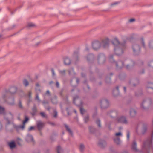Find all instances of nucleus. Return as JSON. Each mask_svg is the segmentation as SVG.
Returning <instances> with one entry per match:
<instances>
[{
  "label": "nucleus",
  "mask_w": 153,
  "mask_h": 153,
  "mask_svg": "<svg viewBox=\"0 0 153 153\" xmlns=\"http://www.w3.org/2000/svg\"><path fill=\"white\" fill-rule=\"evenodd\" d=\"M9 114L11 116V118H10V120L8 118H6L5 119L6 120V121L7 122V125H8L11 123L10 120H13V114H12L11 112H9Z\"/></svg>",
  "instance_id": "9b49d317"
},
{
  "label": "nucleus",
  "mask_w": 153,
  "mask_h": 153,
  "mask_svg": "<svg viewBox=\"0 0 153 153\" xmlns=\"http://www.w3.org/2000/svg\"><path fill=\"white\" fill-rule=\"evenodd\" d=\"M19 108L21 109L23 108V106L21 102L20 101H19Z\"/></svg>",
  "instance_id": "79ce46f5"
},
{
  "label": "nucleus",
  "mask_w": 153,
  "mask_h": 153,
  "mask_svg": "<svg viewBox=\"0 0 153 153\" xmlns=\"http://www.w3.org/2000/svg\"><path fill=\"white\" fill-rule=\"evenodd\" d=\"M145 100H143V102L141 105V107L143 109H145V108L143 106V103L145 102Z\"/></svg>",
  "instance_id": "a18cd8bd"
},
{
  "label": "nucleus",
  "mask_w": 153,
  "mask_h": 153,
  "mask_svg": "<svg viewBox=\"0 0 153 153\" xmlns=\"http://www.w3.org/2000/svg\"><path fill=\"white\" fill-rule=\"evenodd\" d=\"M79 79L78 78H77L76 79V82L78 84L79 83Z\"/></svg>",
  "instance_id": "0e129e2a"
},
{
  "label": "nucleus",
  "mask_w": 153,
  "mask_h": 153,
  "mask_svg": "<svg viewBox=\"0 0 153 153\" xmlns=\"http://www.w3.org/2000/svg\"><path fill=\"white\" fill-rule=\"evenodd\" d=\"M111 81V78L108 77H106L105 79V82L107 83H109V82H110Z\"/></svg>",
  "instance_id": "c756f323"
},
{
  "label": "nucleus",
  "mask_w": 153,
  "mask_h": 153,
  "mask_svg": "<svg viewBox=\"0 0 153 153\" xmlns=\"http://www.w3.org/2000/svg\"><path fill=\"white\" fill-rule=\"evenodd\" d=\"M51 71L52 72V75L53 76H55V74L54 72V70L53 68H52L51 69Z\"/></svg>",
  "instance_id": "37998d69"
},
{
  "label": "nucleus",
  "mask_w": 153,
  "mask_h": 153,
  "mask_svg": "<svg viewBox=\"0 0 153 153\" xmlns=\"http://www.w3.org/2000/svg\"><path fill=\"white\" fill-rule=\"evenodd\" d=\"M122 135V134L120 132L117 133L115 134V135H116L117 136H118L119 135Z\"/></svg>",
  "instance_id": "3c124183"
},
{
  "label": "nucleus",
  "mask_w": 153,
  "mask_h": 153,
  "mask_svg": "<svg viewBox=\"0 0 153 153\" xmlns=\"http://www.w3.org/2000/svg\"><path fill=\"white\" fill-rule=\"evenodd\" d=\"M5 114V108L0 106V114Z\"/></svg>",
  "instance_id": "a878e982"
},
{
  "label": "nucleus",
  "mask_w": 153,
  "mask_h": 153,
  "mask_svg": "<svg viewBox=\"0 0 153 153\" xmlns=\"http://www.w3.org/2000/svg\"><path fill=\"white\" fill-rule=\"evenodd\" d=\"M64 126L65 127L67 130L69 132V133L71 135H73V133L71 131V129L68 126V125L66 124H64Z\"/></svg>",
  "instance_id": "4be33fe9"
},
{
  "label": "nucleus",
  "mask_w": 153,
  "mask_h": 153,
  "mask_svg": "<svg viewBox=\"0 0 153 153\" xmlns=\"http://www.w3.org/2000/svg\"><path fill=\"white\" fill-rule=\"evenodd\" d=\"M31 94H32V93H31V91H30L29 92V94H28L29 97L30 98H31Z\"/></svg>",
  "instance_id": "5fc2aeb1"
},
{
  "label": "nucleus",
  "mask_w": 153,
  "mask_h": 153,
  "mask_svg": "<svg viewBox=\"0 0 153 153\" xmlns=\"http://www.w3.org/2000/svg\"><path fill=\"white\" fill-rule=\"evenodd\" d=\"M2 127V125L1 124V123L0 122V130H1V129Z\"/></svg>",
  "instance_id": "680f3d73"
},
{
  "label": "nucleus",
  "mask_w": 153,
  "mask_h": 153,
  "mask_svg": "<svg viewBox=\"0 0 153 153\" xmlns=\"http://www.w3.org/2000/svg\"><path fill=\"white\" fill-rule=\"evenodd\" d=\"M114 140L115 143L117 145H119L121 143V141H120V138H116L114 139Z\"/></svg>",
  "instance_id": "b1692460"
},
{
  "label": "nucleus",
  "mask_w": 153,
  "mask_h": 153,
  "mask_svg": "<svg viewBox=\"0 0 153 153\" xmlns=\"http://www.w3.org/2000/svg\"><path fill=\"white\" fill-rule=\"evenodd\" d=\"M34 26V24L32 23H29L28 24V26L29 27H33Z\"/></svg>",
  "instance_id": "09e8293b"
},
{
  "label": "nucleus",
  "mask_w": 153,
  "mask_h": 153,
  "mask_svg": "<svg viewBox=\"0 0 153 153\" xmlns=\"http://www.w3.org/2000/svg\"><path fill=\"white\" fill-rule=\"evenodd\" d=\"M127 139L128 140L129 139V131H128L127 132Z\"/></svg>",
  "instance_id": "8fccbe9b"
},
{
  "label": "nucleus",
  "mask_w": 153,
  "mask_h": 153,
  "mask_svg": "<svg viewBox=\"0 0 153 153\" xmlns=\"http://www.w3.org/2000/svg\"><path fill=\"white\" fill-rule=\"evenodd\" d=\"M96 123L98 125L99 127H101L100 121V119H98L96 121Z\"/></svg>",
  "instance_id": "c9c22d12"
},
{
  "label": "nucleus",
  "mask_w": 153,
  "mask_h": 153,
  "mask_svg": "<svg viewBox=\"0 0 153 153\" xmlns=\"http://www.w3.org/2000/svg\"><path fill=\"white\" fill-rule=\"evenodd\" d=\"M54 111L55 114L53 116V117H57V111H56V110H54Z\"/></svg>",
  "instance_id": "49530a36"
},
{
  "label": "nucleus",
  "mask_w": 153,
  "mask_h": 153,
  "mask_svg": "<svg viewBox=\"0 0 153 153\" xmlns=\"http://www.w3.org/2000/svg\"><path fill=\"white\" fill-rule=\"evenodd\" d=\"M64 62L65 65H68L71 64V61L69 58L68 57H65L64 58Z\"/></svg>",
  "instance_id": "9d476101"
},
{
  "label": "nucleus",
  "mask_w": 153,
  "mask_h": 153,
  "mask_svg": "<svg viewBox=\"0 0 153 153\" xmlns=\"http://www.w3.org/2000/svg\"><path fill=\"white\" fill-rule=\"evenodd\" d=\"M44 123L39 121L37 122V126L38 130L40 131L42 129L44 126Z\"/></svg>",
  "instance_id": "1a4fd4ad"
},
{
  "label": "nucleus",
  "mask_w": 153,
  "mask_h": 153,
  "mask_svg": "<svg viewBox=\"0 0 153 153\" xmlns=\"http://www.w3.org/2000/svg\"><path fill=\"white\" fill-rule=\"evenodd\" d=\"M35 99L37 100L38 102H41V100L39 98L38 93H36V96L35 98Z\"/></svg>",
  "instance_id": "2f4dec72"
},
{
  "label": "nucleus",
  "mask_w": 153,
  "mask_h": 153,
  "mask_svg": "<svg viewBox=\"0 0 153 153\" xmlns=\"http://www.w3.org/2000/svg\"><path fill=\"white\" fill-rule=\"evenodd\" d=\"M17 91V88L16 87H12L10 88V92L11 94H14Z\"/></svg>",
  "instance_id": "2eb2a0df"
},
{
  "label": "nucleus",
  "mask_w": 153,
  "mask_h": 153,
  "mask_svg": "<svg viewBox=\"0 0 153 153\" xmlns=\"http://www.w3.org/2000/svg\"><path fill=\"white\" fill-rule=\"evenodd\" d=\"M97 61L99 64H103L105 61V55L103 53H100L98 55Z\"/></svg>",
  "instance_id": "39448f33"
},
{
  "label": "nucleus",
  "mask_w": 153,
  "mask_h": 153,
  "mask_svg": "<svg viewBox=\"0 0 153 153\" xmlns=\"http://www.w3.org/2000/svg\"><path fill=\"white\" fill-rule=\"evenodd\" d=\"M82 77H85V74H84V73H82Z\"/></svg>",
  "instance_id": "69168bd1"
},
{
  "label": "nucleus",
  "mask_w": 153,
  "mask_h": 153,
  "mask_svg": "<svg viewBox=\"0 0 153 153\" xmlns=\"http://www.w3.org/2000/svg\"><path fill=\"white\" fill-rule=\"evenodd\" d=\"M123 88H124V91L125 93L126 92V87H123Z\"/></svg>",
  "instance_id": "338daca9"
},
{
  "label": "nucleus",
  "mask_w": 153,
  "mask_h": 153,
  "mask_svg": "<svg viewBox=\"0 0 153 153\" xmlns=\"http://www.w3.org/2000/svg\"><path fill=\"white\" fill-rule=\"evenodd\" d=\"M112 43L114 46V53L117 56L122 55L123 52V48L125 47V43H120L117 37H115L112 41Z\"/></svg>",
  "instance_id": "f257e3e1"
},
{
  "label": "nucleus",
  "mask_w": 153,
  "mask_h": 153,
  "mask_svg": "<svg viewBox=\"0 0 153 153\" xmlns=\"http://www.w3.org/2000/svg\"><path fill=\"white\" fill-rule=\"evenodd\" d=\"M56 85L57 88H59V83L57 81L56 82Z\"/></svg>",
  "instance_id": "864d4df0"
},
{
  "label": "nucleus",
  "mask_w": 153,
  "mask_h": 153,
  "mask_svg": "<svg viewBox=\"0 0 153 153\" xmlns=\"http://www.w3.org/2000/svg\"><path fill=\"white\" fill-rule=\"evenodd\" d=\"M26 140L27 142L34 141L32 135L28 134L26 138Z\"/></svg>",
  "instance_id": "ddd939ff"
},
{
  "label": "nucleus",
  "mask_w": 153,
  "mask_h": 153,
  "mask_svg": "<svg viewBox=\"0 0 153 153\" xmlns=\"http://www.w3.org/2000/svg\"><path fill=\"white\" fill-rule=\"evenodd\" d=\"M40 114L44 118H46L47 117L46 115L43 112H42L40 113Z\"/></svg>",
  "instance_id": "ea45409f"
},
{
  "label": "nucleus",
  "mask_w": 153,
  "mask_h": 153,
  "mask_svg": "<svg viewBox=\"0 0 153 153\" xmlns=\"http://www.w3.org/2000/svg\"><path fill=\"white\" fill-rule=\"evenodd\" d=\"M89 129L90 132L91 133H94L96 131V129L92 126H90Z\"/></svg>",
  "instance_id": "412c9836"
},
{
  "label": "nucleus",
  "mask_w": 153,
  "mask_h": 153,
  "mask_svg": "<svg viewBox=\"0 0 153 153\" xmlns=\"http://www.w3.org/2000/svg\"><path fill=\"white\" fill-rule=\"evenodd\" d=\"M79 98V97L78 96H76L75 97H73V102L74 104H75L76 105H77L76 104L75 101L76 99H78Z\"/></svg>",
  "instance_id": "f704fd0d"
},
{
  "label": "nucleus",
  "mask_w": 153,
  "mask_h": 153,
  "mask_svg": "<svg viewBox=\"0 0 153 153\" xmlns=\"http://www.w3.org/2000/svg\"><path fill=\"white\" fill-rule=\"evenodd\" d=\"M94 58V55L93 54H89L87 57V60L88 61L93 59Z\"/></svg>",
  "instance_id": "dca6fc26"
},
{
  "label": "nucleus",
  "mask_w": 153,
  "mask_h": 153,
  "mask_svg": "<svg viewBox=\"0 0 153 153\" xmlns=\"http://www.w3.org/2000/svg\"><path fill=\"white\" fill-rule=\"evenodd\" d=\"M25 127V124L23 123L22 125H20L17 126V128L18 129H21L22 130H23Z\"/></svg>",
  "instance_id": "c85d7f7f"
},
{
  "label": "nucleus",
  "mask_w": 153,
  "mask_h": 153,
  "mask_svg": "<svg viewBox=\"0 0 153 153\" xmlns=\"http://www.w3.org/2000/svg\"><path fill=\"white\" fill-rule=\"evenodd\" d=\"M40 87L39 84L38 83H37L36 84V87L39 88Z\"/></svg>",
  "instance_id": "bf43d9fd"
},
{
  "label": "nucleus",
  "mask_w": 153,
  "mask_h": 153,
  "mask_svg": "<svg viewBox=\"0 0 153 153\" xmlns=\"http://www.w3.org/2000/svg\"><path fill=\"white\" fill-rule=\"evenodd\" d=\"M48 123L54 126L55 125V123L53 122H48Z\"/></svg>",
  "instance_id": "13d9d810"
},
{
  "label": "nucleus",
  "mask_w": 153,
  "mask_h": 153,
  "mask_svg": "<svg viewBox=\"0 0 153 153\" xmlns=\"http://www.w3.org/2000/svg\"><path fill=\"white\" fill-rule=\"evenodd\" d=\"M80 113H81V114H83L85 112V110H84L83 108L82 107H81L80 108Z\"/></svg>",
  "instance_id": "a19ab883"
},
{
  "label": "nucleus",
  "mask_w": 153,
  "mask_h": 153,
  "mask_svg": "<svg viewBox=\"0 0 153 153\" xmlns=\"http://www.w3.org/2000/svg\"><path fill=\"white\" fill-rule=\"evenodd\" d=\"M109 40L108 38L103 40L101 43L98 41H95L92 43V47L94 50H97L100 48L102 45L104 48H107L109 46Z\"/></svg>",
  "instance_id": "f03ea898"
},
{
  "label": "nucleus",
  "mask_w": 153,
  "mask_h": 153,
  "mask_svg": "<svg viewBox=\"0 0 153 153\" xmlns=\"http://www.w3.org/2000/svg\"><path fill=\"white\" fill-rule=\"evenodd\" d=\"M28 120V118L27 117H26L25 120L23 121V123L24 124H25V123L27 122Z\"/></svg>",
  "instance_id": "c03bdc74"
},
{
  "label": "nucleus",
  "mask_w": 153,
  "mask_h": 153,
  "mask_svg": "<svg viewBox=\"0 0 153 153\" xmlns=\"http://www.w3.org/2000/svg\"><path fill=\"white\" fill-rule=\"evenodd\" d=\"M101 108H107L109 105V102L107 99H103L100 102Z\"/></svg>",
  "instance_id": "423d86ee"
},
{
  "label": "nucleus",
  "mask_w": 153,
  "mask_h": 153,
  "mask_svg": "<svg viewBox=\"0 0 153 153\" xmlns=\"http://www.w3.org/2000/svg\"><path fill=\"white\" fill-rule=\"evenodd\" d=\"M147 126L144 124L143 125V127L142 129V132L143 134H144L147 131Z\"/></svg>",
  "instance_id": "aec40b11"
},
{
  "label": "nucleus",
  "mask_w": 153,
  "mask_h": 153,
  "mask_svg": "<svg viewBox=\"0 0 153 153\" xmlns=\"http://www.w3.org/2000/svg\"><path fill=\"white\" fill-rule=\"evenodd\" d=\"M49 94V95H50V92H49V91L48 90H47V92H46V93H45V94H44L43 95V97H45V96L46 94Z\"/></svg>",
  "instance_id": "de8ad7c7"
},
{
  "label": "nucleus",
  "mask_w": 153,
  "mask_h": 153,
  "mask_svg": "<svg viewBox=\"0 0 153 153\" xmlns=\"http://www.w3.org/2000/svg\"><path fill=\"white\" fill-rule=\"evenodd\" d=\"M79 54V52L78 51H75L74 52L73 57L74 59L75 60H78V55Z\"/></svg>",
  "instance_id": "6ab92c4d"
},
{
  "label": "nucleus",
  "mask_w": 153,
  "mask_h": 153,
  "mask_svg": "<svg viewBox=\"0 0 153 153\" xmlns=\"http://www.w3.org/2000/svg\"><path fill=\"white\" fill-rule=\"evenodd\" d=\"M135 20V19H134L132 18V19H130L129 20V21L130 22H132L134 21Z\"/></svg>",
  "instance_id": "4d7b16f0"
},
{
  "label": "nucleus",
  "mask_w": 153,
  "mask_h": 153,
  "mask_svg": "<svg viewBox=\"0 0 153 153\" xmlns=\"http://www.w3.org/2000/svg\"><path fill=\"white\" fill-rule=\"evenodd\" d=\"M42 103H43V105H45L46 104H48V102H46V101H43L42 102Z\"/></svg>",
  "instance_id": "6e6d98bb"
},
{
  "label": "nucleus",
  "mask_w": 153,
  "mask_h": 153,
  "mask_svg": "<svg viewBox=\"0 0 153 153\" xmlns=\"http://www.w3.org/2000/svg\"><path fill=\"white\" fill-rule=\"evenodd\" d=\"M115 90H116L117 91V92L118 93V94H119V87L118 86H117L116 87V88H115L114 89V90H113V92ZM113 94H114V93H113ZM114 96L116 95H115V94H114Z\"/></svg>",
  "instance_id": "58836bf2"
},
{
  "label": "nucleus",
  "mask_w": 153,
  "mask_h": 153,
  "mask_svg": "<svg viewBox=\"0 0 153 153\" xmlns=\"http://www.w3.org/2000/svg\"><path fill=\"white\" fill-rule=\"evenodd\" d=\"M51 101L54 104H56L57 103V97L55 96L51 99Z\"/></svg>",
  "instance_id": "5701e85b"
},
{
  "label": "nucleus",
  "mask_w": 153,
  "mask_h": 153,
  "mask_svg": "<svg viewBox=\"0 0 153 153\" xmlns=\"http://www.w3.org/2000/svg\"><path fill=\"white\" fill-rule=\"evenodd\" d=\"M33 111H36V107H34L33 108Z\"/></svg>",
  "instance_id": "052dcab7"
},
{
  "label": "nucleus",
  "mask_w": 153,
  "mask_h": 153,
  "mask_svg": "<svg viewBox=\"0 0 153 153\" xmlns=\"http://www.w3.org/2000/svg\"><path fill=\"white\" fill-rule=\"evenodd\" d=\"M106 142L103 140H100L98 143V145L101 148H103L106 145Z\"/></svg>",
  "instance_id": "6e6552de"
},
{
  "label": "nucleus",
  "mask_w": 153,
  "mask_h": 153,
  "mask_svg": "<svg viewBox=\"0 0 153 153\" xmlns=\"http://www.w3.org/2000/svg\"><path fill=\"white\" fill-rule=\"evenodd\" d=\"M59 73L62 75H64L65 74V70H59Z\"/></svg>",
  "instance_id": "7c9ffc66"
},
{
  "label": "nucleus",
  "mask_w": 153,
  "mask_h": 153,
  "mask_svg": "<svg viewBox=\"0 0 153 153\" xmlns=\"http://www.w3.org/2000/svg\"><path fill=\"white\" fill-rule=\"evenodd\" d=\"M117 4V2H114V3H112L111 5H115V4Z\"/></svg>",
  "instance_id": "e2e57ef3"
},
{
  "label": "nucleus",
  "mask_w": 153,
  "mask_h": 153,
  "mask_svg": "<svg viewBox=\"0 0 153 153\" xmlns=\"http://www.w3.org/2000/svg\"><path fill=\"white\" fill-rule=\"evenodd\" d=\"M8 145L11 149L14 148L16 146V144L14 141H12L8 143Z\"/></svg>",
  "instance_id": "a211bd4d"
},
{
  "label": "nucleus",
  "mask_w": 153,
  "mask_h": 153,
  "mask_svg": "<svg viewBox=\"0 0 153 153\" xmlns=\"http://www.w3.org/2000/svg\"><path fill=\"white\" fill-rule=\"evenodd\" d=\"M149 47L151 48H153V41H151L149 43Z\"/></svg>",
  "instance_id": "473e14b6"
},
{
  "label": "nucleus",
  "mask_w": 153,
  "mask_h": 153,
  "mask_svg": "<svg viewBox=\"0 0 153 153\" xmlns=\"http://www.w3.org/2000/svg\"><path fill=\"white\" fill-rule=\"evenodd\" d=\"M118 122L123 123L126 124L127 123V120L126 117L124 116H121L118 119Z\"/></svg>",
  "instance_id": "0eeeda50"
},
{
  "label": "nucleus",
  "mask_w": 153,
  "mask_h": 153,
  "mask_svg": "<svg viewBox=\"0 0 153 153\" xmlns=\"http://www.w3.org/2000/svg\"><path fill=\"white\" fill-rule=\"evenodd\" d=\"M136 114V111L133 109L131 108L130 111V114L132 117L134 116Z\"/></svg>",
  "instance_id": "f3484780"
},
{
  "label": "nucleus",
  "mask_w": 153,
  "mask_h": 153,
  "mask_svg": "<svg viewBox=\"0 0 153 153\" xmlns=\"http://www.w3.org/2000/svg\"><path fill=\"white\" fill-rule=\"evenodd\" d=\"M69 71V74L70 75L72 74V73L74 74H75V73L74 72V69L73 68H70L68 71Z\"/></svg>",
  "instance_id": "bb28decb"
},
{
  "label": "nucleus",
  "mask_w": 153,
  "mask_h": 153,
  "mask_svg": "<svg viewBox=\"0 0 153 153\" xmlns=\"http://www.w3.org/2000/svg\"><path fill=\"white\" fill-rule=\"evenodd\" d=\"M8 104L10 105H13L14 104V98H9L8 100Z\"/></svg>",
  "instance_id": "4468645a"
},
{
  "label": "nucleus",
  "mask_w": 153,
  "mask_h": 153,
  "mask_svg": "<svg viewBox=\"0 0 153 153\" xmlns=\"http://www.w3.org/2000/svg\"><path fill=\"white\" fill-rule=\"evenodd\" d=\"M85 146L83 144H81L80 146V150L81 151H82L84 150Z\"/></svg>",
  "instance_id": "72a5a7b5"
},
{
  "label": "nucleus",
  "mask_w": 153,
  "mask_h": 153,
  "mask_svg": "<svg viewBox=\"0 0 153 153\" xmlns=\"http://www.w3.org/2000/svg\"><path fill=\"white\" fill-rule=\"evenodd\" d=\"M109 61L111 63H114L116 64V67L117 68L118 67V65L120 64L122 65V67H120L121 68L124 66V63L123 62L118 61V62L115 61L113 59V55H110L109 57Z\"/></svg>",
  "instance_id": "20e7f679"
},
{
  "label": "nucleus",
  "mask_w": 153,
  "mask_h": 153,
  "mask_svg": "<svg viewBox=\"0 0 153 153\" xmlns=\"http://www.w3.org/2000/svg\"><path fill=\"white\" fill-rule=\"evenodd\" d=\"M141 42L143 47L145 48V43L143 38H141L137 42H135L133 43L132 48L134 53L135 55L139 54L140 52V48L138 45V43Z\"/></svg>",
  "instance_id": "7ed1b4c3"
},
{
  "label": "nucleus",
  "mask_w": 153,
  "mask_h": 153,
  "mask_svg": "<svg viewBox=\"0 0 153 153\" xmlns=\"http://www.w3.org/2000/svg\"><path fill=\"white\" fill-rule=\"evenodd\" d=\"M35 91L36 93H38L39 92H41V90L39 88V87H36L35 88Z\"/></svg>",
  "instance_id": "4c0bfd02"
},
{
  "label": "nucleus",
  "mask_w": 153,
  "mask_h": 153,
  "mask_svg": "<svg viewBox=\"0 0 153 153\" xmlns=\"http://www.w3.org/2000/svg\"><path fill=\"white\" fill-rule=\"evenodd\" d=\"M137 143L136 141L134 140L133 141L132 144V149L135 152H138V150L137 149Z\"/></svg>",
  "instance_id": "f8f14e48"
},
{
  "label": "nucleus",
  "mask_w": 153,
  "mask_h": 153,
  "mask_svg": "<svg viewBox=\"0 0 153 153\" xmlns=\"http://www.w3.org/2000/svg\"><path fill=\"white\" fill-rule=\"evenodd\" d=\"M34 129V127L33 126H31L28 129L29 131H30Z\"/></svg>",
  "instance_id": "603ef678"
},
{
  "label": "nucleus",
  "mask_w": 153,
  "mask_h": 153,
  "mask_svg": "<svg viewBox=\"0 0 153 153\" xmlns=\"http://www.w3.org/2000/svg\"><path fill=\"white\" fill-rule=\"evenodd\" d=\"M89 116H87L86 117H85L84 118V120L85 122L86 123L89 120Z\"/></svg>",
  "instance_id": "e433bc0d"
},
{
  "label": "nucleus",
  "mask_w": 153,
  "mask_h": 153,
  "mask_svg": "<svg viewBox=\"0 0 153 153\" xmlns=\"http://www.w3.org/2000/svg\"><path fill=\"white\" fill-rule=\"evenodd\" d=\"M23 83L25 86H27L29 85V83L27 80L26 79H24L23 81Z\"/></svg>",
  "instance_id": "cd10ccee"
},
{
  "label": "nucleus",
  "mask_w": 153,
  "mask_h": 153,
  "mask_svg": "<svg viewBox=\"0 0 153 153\" xmlns=\"http://www.w3.org/2000/svg\"><path fill=\"white\" fill-rule=\"evenodd\" d=\"M57 153H63V150L59 146H57L56 148Z\"/></svg>",
  "instance_id": "393cba45"
},
{
  "label": "nucleus",
  "mask_w": 153,
  "mask_h": 153,
  "mask_svg": "<svg viewBox=\"0 0 153 153\" xmlns=\"http://www.w3.org/2000/svg\"><path fill=\"white\" fill-rule=\"evenodd\" d=\"M129 66V65H127L126 67V68L127 69H128V68Z\"/></svg>",
  "instance_id": "774afa93"
}]
</instances>
